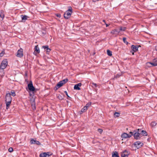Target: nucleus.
Masks as SVG:
<instances>
[{"label": "nucleus", "mask_w": 157, "mask_h": 157, "mask_svg": "<svg viewBox=\"0 0 157 157\" xmlns=\"http://www.w3.org/2000/svg\"><path fill=\"white\" fill-rule=\"evenodd\" d=\"M72 13V8L70 6L68 9L67 10L64 14V17L65 18L67 19L69 18L71 16Z\"/></svg>", "instance_id": "f257e3e1"}, {"label": "nucleus", "mask_w": 157, "mask_h": 157, "mask_svg": "<svg viewBox=\"0 0 157 157\" xmlns=\"http://www.w3.org/2000/svg\"><path fill=\"white\" fill-rule=\"evenodd\" d=\"M146 66L148 67L157 66V60L156 59L153 60L151 62H147L146 64Z\"/></svg>", "instance_id": "f03ea898"}, {"label": "nucleus", "mask_w": 157, "mask_h": 157, "mask_svg": "<svg viewBox=\"0 0 157 157\" xmlns=\"http://www.w3.org/2000/svg\"><path fill=\"white\" fill-rule=\"evenodd\" d=\"M67 81V79H66L59 82L55 87V88H56V90L58 88L62 86L63 85L66 83Z\"/></svg>", "instance_id": "7ed1b4c3"}, {"label": "nucleus", "mask_w": 157, "mask_h": 157, "mask_svg": "<svg viewBox=\"0 0 157 157\" xmlns=\"http://www.w3.org/2000/svg\"><path fill=\"white\" fill-rule=\"evenodd\" d=\"M147 135V132L145 131L142 130L140 128H138V137Z\"/></svg>", "instance_id": "20e7f679"}, {"label": "nucleus", "mask_w": 157, "mask_h": 157, "mask_svg": "<svg viewBox=\"0 0 157 157\" xmlns=\"http://www.w3.org/2000/svg\"><path fill=\"white\" fill-rule=\"evenodd\" d=\"M8 64V62L6 59L4 60L1 63L0 67L1 69H4L6 68Z\"/></svg>", "instance_id": "39448f33"}, {"label": "nucleus", "mask_w": 157, "mask_h": 157, "mask_svg": "<svg viewBox=\"0 0 157 157\" xmlns=\"http://www.w3.org/2000/svg\"><path fill=\"white\" fill-rule=\"evenodd\" d=\"M132 132H130V133L131 134V135H128L126 133H124L122 134L121 135V137L123 139H126L128 138H130L132 135Z\"/></svg>", "instance_id": "423d86ee"}, {"label": "nucleus", "mask_w": 157, "mask_h": 157, "mask_svg": "<svg viewBox=\"0 0 157 157\" xmlns=\"http://www.w3.org/2000/svg\"><path fill=\"white\" fill-rule=\"evenodd\" d=\"M11 98L10 96V93L7 94L6 97V102H11Z\"/></svg>", "instance_id": "0eeeda50"}, {"label": "nucleus", "mask_w": 157, "mask_h": 157, "mask_svg": "<svg viewBox=\"0 0 157 157\" xmlns=\"http://www.w3.org/2000/svg\"><path fill=\"white\" fill-rule=\"evenodd\" d=\"M23 56V49L22 48H20L18 50L17 56L18 57H21Z\"/></svg>", "instance_id": "6e6552de"}, {"label": "nucleus", "mask_w": 157, "mask_h": 157, "mask_svg": "<svg viewBox=\"0 0 157 157\" xmlns=\"http://www.w3.org/2000/svg\"><path fill=\"white\" fill-rule=\"evenodd\" d=\"M30 101L31 103L32 108L34 110L36 109L34 98L33 97L32 99H31Z\"/></svg>", "instance_id": "1a4fd4ad"}, {"label": "nucleus", "mask_w": 157, "mask_h": 157, "mask_svg": "<svg viewBox=\"0 0 157 157\" xmlns=\"http://www.w3.org/2000/svg\"><path fill=\"white\" fill-rule=\"evenodd\" d=\"M82 84L81 83H79L75 85L74 86V89L75 90H80V87L81 86Z\"/></svg>", "instance_id": "9d476101"}, {"label": "nucleus", "mask_w": 157, "mask_h": 157, "mask_svg": "<svg viewBox=\"0 0 157 157\" xmlns=\"http://www.w3.org/2000/svg\"><path fill=\"white\" fill-rule=\"evenodd\" d=\"M129 155V153L126 151V150L124 151L121 153V157H128Z\"/></svg>", "instance_id": "9b49d317"}, {"label": "nucleus", "mask_w": 157, "mask_h": 157, "mask_svg": "<svg viewBox=\"0 0 157 157\" xmlns=\"http://www.w3.org/2000/svg\"><path fill=\"white\" fill-rule=\"evenodd\" d=\"M137 142H135L132 145V150L136 151L137 149Z\"/></svg>", "instance_id": "f8f14e48"}, {"label": "nucleus", "mask_w": 157, "mask_h": 157, "mask_svg": "<svg viewBox=\"0 0 157 157\" xmlns=\"http://www.w3.org/2000/svg\"><path fill=\"white\" fill-rule=\"evenodd\" d=\"M28 87L29 90L33 91L35 90V88L33 87L32 83H29L28 85Z\"/></svg>", "instance_id": "ddd939ff"}, {"label": "nucleus", "mask_w": 157, "mask_h": 157, "mask_svg": "<svg viewBox=\"0 0 157 157\" xmlns=\"http://www.w3.org/2000/svg\"><path fill=\"white\" fill-rule=\"evenodd\" d=\"M131 48L132 49V51H131V52L132 53V55H134V52H135L137 50V48L136 46L132 45Z\"/></svg>", "instance_id": "4468645a"}, {"label": "nucleus", "mask_w": 157, "mask_h": 157, "mask_svg": "<svg viewBox=\"0 0 157 157\" xmlns=\"http://www.w3.org/2000/svg\"><path fill=\"white\" fill-rule=\"evenodd\" d=\"M49 155L48 153L44 152L40 154V157H49Z\"/></svg>", "instance_id": "2eb2a0df"}, {"label": "nucleus", "mask_w": 157, "mask_h": 157, "mask_svg": "<svg viewBox=\"0 0 157 157\" xmlns=\"http://www.w3.org/2000/svg\"><path fill=\"white\" fill-rule=\"evenodd\" d=\"M37 46H36L35 47V51L33 53L36 55V53H40V49Z\"/></svg>", "instance_id": "dca6fc26"}, {"label": "nucleus", "mask_w": 157, "mask_h": 157, "mask_svg": "<svg viewBox=\"0 0 157 157\" xmlns=\"http://www.w3.org/2000/svg\"><path fill=\"white\" fill-rule=\"evenodd\" d=\"M120 32L117 29H115L111 32V33L113 34H117Z\"/></svg>", "instance_id": "f3484780"}, {"label": "nucleus", "mask_w": 157, "mask_h": 157, "mask_svg": "<svg viewBox=\"0 0 157 157\" xmlns=\"http://www.w3.org/2000/svg\"><path fill=\"white\" fill-rule=\"evenodd\" d=\"M112 157H119L118 152L115 151L112 153Z\"/></svg>", "instance_id": "a211bd4d"}, {"label": "nucleus", "mask_w": 157, "mask_h": 157, "mask_svg": "<svg viewBox=\"0 0 157 157\" xmlns=\"http://www.w3.org/2000/svg\"><path fill=\"white\" fill-rule=\"evenodd\" d=\"M3 69L0 68V75L1 76H3L4 74Z\"/></svg>", "instance_id": "6ab92c4d"}, {"label": "nucleus", "mask_w": 157, "mask_h": 157, "mask_svg": "<svg viewBox=\"0 0 157 157\" xmlns=\"http://www.w3.org/2000/svg\"><path fill=\"white\" fill-rule=\"evenodd\" d=\"M43 48L45 49H46L47 52H49L51 51L50 49L48 48V46H43Z\"/></svg>", "instance_id": "aec40b11"}, {"label": "nucleus", "mask_w": 157, "mask_h": 157, "mask_svg": "<svg viewBox=\"0 0 157 157\" xmlns=\"http://www.w3.org/2000/svg\"><path fill=\"white\" fill-rule=\"evenodd\" d=\"M107 53L109 56H111L112 55V52L109 50H107Z\"/></svg>", "instance_id": "412c9836"}, {"label": "nucleus", "mask_w": 157, "mask_h": 157, "mask_svg": "<svg viewBox=\"0 0 157 157\" xmlns=\"http://www.w3.org/2000/svg\"><path fill=\"white\" fill-rule=\"evenodd\" d=\"M6 102V109H8L9 107V106L11 103V102L8 101Z\"/></svg>", "instance_id": "4be33fe9"}, {"label": "nucleus", "mask_w": 157, "mask_h": 157, "mask_svg": "<svg viewBox=\"0 0 157 157\" xmlns=\"http://www.w3.org/2000/svg\"><path fill=\"white\" fill-rule=\"evenodd\" d=\"M143 145V143L141 142H138V148L141 147Z\"/></svg>", "instance_id": "5701e85b"}, {"label": "nucleus", "mask_w": 157, "mask_h": 157, "mask_svg": "<svg viewBox=\"0 0 157 157\" xmlns=\"http://www.w3.org/2000/svg\"><path fill=\"white\" fill-rule=\"evenodd\" d=\"M21 17L22 20H25L27 19V17L26 16L21 15Z\"/></svg>", "instance_id": "b1692460"}, {"label": "nucleus", "mask_w": 157, "mask_h": 157, "mask_svg": "<svg viewBox=\"0 0 157 157\" xmlns=\"http://www.w3.org/2000/svg\"><path fill=\"white\" fill-rule=\"evenodd\" d=\"M91 102H89L85 106V107H86L87 109H88V108L91 105Z\"/></svg>", "instance_id": "393cba45"}, {"label": "nucleus", "mask_w": 157, "mask_h": 157, "mask_svg": "<svg viewBox=\"0 0 157 157\" xmlns=\"http://www.w3.org/2000/svg\"><path fill=\"white\" fill-rule=\"evenodd\" d=\"M10 95L14 97L15 96L16 94L15 92L13 90H12L11 92V94H10Z\"/></svg>", "instance_id": "a878e982"}, {"label": "nucleus", "mask_w": 157, "mask_h": 157, "mask_svg": "<svg viewBox=\"0 0 157 157\" xmlns=\"http://www.w3.org/2000/svg\"><path fill=\"white\" fill-rule=\"evenodd\" d=\"M114 115L115 117H118L120 115V113L118 112H115L114 114Z\"/></svg>", "instance_id": "bb28decb"}, {"label": "nucleus", "mask_w": 157, "mask_h": 157, "mask_svg": "<svg viewBox=\"0 0 157 157\" xmlns=\"http://www.w3.org/2000/svg\"><path fill=\"white\" fill-rule=\"evenodd\" d=\"M150 125L152 127H154L156 125V123L154 122H152L151 123Z\"/></svg>", "instance_id": "cd10ccee"}, {"label": "nucleus", "mask_w": 157, "mask_h": 157, "mask_svg": "<svg viewBox=\"0 0 157 157\" xmlns=\"http://www.w3.org/2000/svg\"><path fill=\"white\" fill-rule=\"evenodd\" d=\"M126 28L124 27H121L120 28V30L121 31H125Z\"/></svg>", "instance_id": "c85d7f7f"}, {"label": "nucleus", "mask_w": 157, "mask_h": 157, "mask_svg": "<svg viewBox=\"0 0 157 157\" xmlns=\"http://www.w3.org/2000/svg\"><path fill=\"white\" fill-rule=\"evenodd\" d=\"M36 142V140H31L30 141V143L31 144H35Z\"/></svg>", "instance_id": "c756f323"}, {"label": "nucleus", "mask_w": 157, "mask_h": 157, "mask_svg": "<svg viewBox=\"0 0 157 157\" xmlns=\"http://www.w3.org/2000/svg\"><path fill=\"white\" fill-rule=\"evenodd\" d=\"M5 53L4 51H3L2 52L0 53V56L2 57L3 56L4 54Z\"/></svg>", "instance_id": "7c9ffc66"}, {"label": "nucleus", "mask_w": 157, "mask_h": 157, "mask_svg": "<svg viewBox=\"0 0 157 157\" xmlns=\"http://www.w3.org/2000/svg\"><path fill=\"white\" fill-rule=\"evenodd\" d=\"M0 17H1L2 19H3L4 17V14L2 12L1 13V14H0Z\"/></svg>", "instance_id": "2f4dec72"}, {"label": "nucleus", "mask_w": 157, "mask_h": 157, "mask_svg": "<svg viewBox=\"0 0 157 157\" xmlns=\"http://www.w3.org/2000/svg\"><path fill=\"white\" fill-rule=\"evenodd\" d=\"M134 138L136 139H137V134L136 133H135L134 134Z\"/></svg>", "instance_id": "473e14b6"}, {"label": "nucleus", "mask_w": 157, "mask_h": 157, "mask_svg": "<svg viewBox=\"0 0 157 157\" xmlns=\"http://www.w3.org/2000/svg\"><path fill=\"white\" fill-rule=\"evenodd\" d=\"M87 109L86 107H84L82 109V110L83 111V112H84Z\"/></svg>", "instance_id": "72a5a7b5"}, {"label": "nucleus", "mask_w": 157, "mask_h": 157, "mask_svg": "<svg viewBox=\"0 0 157 157\" xmlns=\"http://www.w3.org/2000/svg\"><path fill=\"white\" fill-rule=\"evenodd\" d=\"M13 150L12 147H10L8 149L9 151L10 152H12L13 151Z\"/></svg>", "instance_id": "f704fd0d"}, {"label": "nucleus", "mask_w": 157, "mask_h": 157, "mask_svg": "<svg viewBox=\"0 0 157 157\" xmlns=\"http://www.w3.org/2000/svg\"><path fill=\"white\" fill-rule=\"evenodd\" d=\"M123 40L124 43L128 44V43L126 41V38H123Z\"/></svg>", "instance_id": "c9c22d12"}, {"label": "nucleus", "mask_w": 157, "mask_h": 157, "mask_svg": "<svg viewBox=\"0 0 157 157\" xmlns=\"http://www.w3.org/2000/svg\"><path fill=\"white\" fill-rule=\"evenodd\" d=\"M98 131L100 133H101L102 132V130L101 129L99 128L98 129Z\"/></svg>", "instance_id": "e433bc0d"}, {"label": "nucleus", "mask_w": 157, "mask_h": 157, "mask_svg": "<svg viewBox=\"0 0 157 157\" xmlns=\"http://www.w3.org/2000/svg\"><path fill=\"white\" fill-rule=\"evenodd\" d=\"M35 144H36L37 145H39L40 144V143L39 141L36 140Z\"/></svg>", "instance_id": "4c0bfd02"}, {"label": "nucleus", "mask_w": 157, "mask_h": 157, "mask_svg": "<svg viewBox=\"0 0 157 157\" xmlns=\"http://www.w3.org/2000/svg\"><path fill=\"white\" fill-rule=\"evenodd\" d=\"M58 97L59 98V99H63V98L60 95H59Z\"/></svg>", "instance_id": "58836bf2"}, {"label": "nucleus", "mask_w": 157, "mask_h": 157, "mask_svg": "<svg viewBox=\"0 0 157 157\" xmlns=\"http://www.w3.org/2000/svg\"><path fill=\"white\" fill-rule=\"evenodd\" d=\"M92 84L95 86V87L97 86V85L96 83H92Z\"/></svg>", "instance_id": "ea45409f"}, {"label": "nucleus", "mask_w": 157, "mask_h": 157, "mask_svg": "<svg viewBox=\"0 0 157 157\" xmlns=\"http://www.w3.org/2000/svg\"><path fill=\"white\" fill-rule=\"evenodd\" d=\"M65 94H66V95H67V96L68 97H69V96L68 95V94H67V91H65Z\"/></svg>", "instance_id": "a19ab883"}, {"label": "nucleus", "mask_w": 157, "mask_h": 157, "mask_svg": "<svg viewBox=\"0 0 157 157\" xmlns=\"http://www.w3.org/2000/svg\"><path fill=\"white\" fill-rule=\"evenodd\" d=\"M56 15L57 17H60V14H57Z\"/></svg>", "instance_id": "79ce46f5"}, {"label": "nucleus", "mask_w": 157, "mask_h": 157, "mask_svg": "<svg viewBox=\"0 0 157 157\" xmlns=\"http://www.w3.org/2000/svg\"><path fill=\"white\" fill-rule=\"evenodd\" d=\"M84 112H83V111L81 110V111H80L79 112V113H80V114H81L82 113Z\"/></svg>", "instance_id": "37998d69"}, {"label": "nucleus", "mask_w": 157, "mask_h": 157, "mask_svg": "<svg viewBox=\"0 0 157 157\" xmlns=\"http://www.w3.org/2000/svg\"><path fill=\"white\" fill-rule=\"evenodd\" d=\"M99 0H93V1L94 2H96L97 1H99Z\"/></svg>", "instance_id": "c03bdc74"}, {"label": "nucleus", "mask_w": 157, "mask_h": 157, "mask_svg": "<svg viewBox=\"0 0 157 157\" xmlns=\"http://www.w3.org/2000/svg\"><path fill=\"white\" fill-rule=\"evenodd\" d=\"M105 25H106V27H107L109 26V25H108V24H106V23H105Z\"/></svg>", "instance_id": "a18cd8bd"}, {"label": "nucleus", "mask_w": 157, "mask_h": 157, "mask_svg": "<svg viewBox=\"0 0 157 157\" xmlns=\"http://www.w3.org/2000/svg\"><path fill=\"white\" fill-rule=\"evenodd\" d=\"M138 48L139 47H141V46L140 45H138Z\"/></svg>", "instance_id": "49530a36"}, {"label": "nucleus", "mask_w": 157, "mask_h": 157, "mask_svg": "<svg viewBox=\"0 0 157 157\" xmlns=\"http://www.w3.org/2000/svg\"><path fill=\"white\" fill-rule=\"evenodd\" d=\"M103 21H104V22H105V20H103Z\"/></svg>", "instance_id": "de8ad7c7"}, {"label": "nucleus", "mask_w": 157, "mask_h": 157, "mask_svg": "<svg viewBox=\"0 0 157 157\" xmlns=\"http://www.w3.org/2000/svg\"><path fill=\"white\" fill-rule=\"evenodd\" d=\"M118 77V75L117 76H116V77Z\"/></svg>", "instance_id": "09e8293b"}]
</instances>
